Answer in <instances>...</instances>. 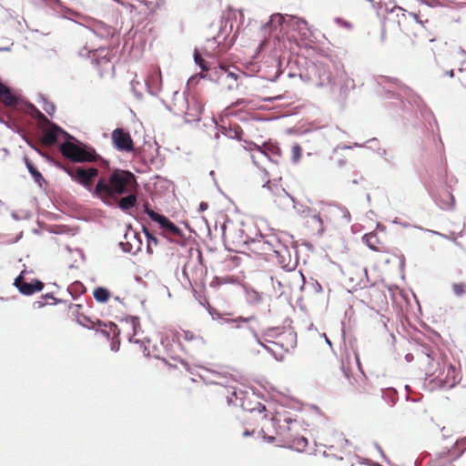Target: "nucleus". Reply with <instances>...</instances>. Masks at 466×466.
<instances>
[{
	"label": "nucleus",
	"instance_id": "nucleus-10",
	"mask_svg": "<svg viewBox=\"0 0 466 466\" xmlns=\"http://www.w3.org/2000/svg\"><path fill=\"white\" fill-rule=\"evenodd\" d=\"M111 141L114 147L120 152H133L135 150L134 141L128 131L117 127L111 133Z\"/></svg>",
	"mask_w": 466,
	"mask_h": 466
},
{
	"label": "nucleus",
	"instance_id": "nucleus-18",
	"mask_svg": "<svg viewBox=\"0 0 466 466\" xmlns=\"http://www.w3.org/2000/svg\"><path fill=\"white\" fill-rule=\"evenodd\" d=\"M127 195L124 198H121L116 200L118 207L124 210L127 211L132 208H134L137 204V196L136 191H130L129 193H126Z\"/></svg>",
	"mask_w": 466,
	"mask_h": 466
},
{
	"label": "nucleus",
	"instance_id": "nucleus-34",
	"mask_svg": "<svg viewBox=\"0 0 466 466\" xmlns=\"http://www.w3.org/2000/svg\"><path fill=\"white\" fill-rule=\"evenodd\" d=\"M101 63L107 64V65L111 66L110 59L107 57V54L101 56Z\"/></svg>",
	"mask_w": 466,
	"mask_h": 466
},
{
	"label": "nucleus",
	"instance_id": "nucleus-35",
	"mask_svg": "<svg viewBox=\"0 0 466 466\" xmlns=\"http://www.w3.org/2000/svg\"><path fill=\"white\" fill-rule=\"evenodd\" d=\"M241 133H242V130L240 129V127L238 126H237L235 127V136L234 137H238Z\"/></svg>",
	"mask_w": 466,
	"mask_h": 466
},
{
	"label": "nucleus",
	"instance_id": "nucleus-11",
	"mask_svg": "<svg viewBox=\"0 0 466 466\" xmlns=\"http://www.w3.org/2000/svg\"><path fill=\"white\" fill-rule=\"evenodd\" d=\"M76 322L81 325L84 328L89 329H96L98 331H101L104 333L107 338L110 335V332L106 329H102L104 327L105 329L109 328L110 331L115 329L116 328V324L110 322L109 324L103 323L98 319H91L90 317H87L84 314H78L76 316Z\"/></svg>",
	"mask_w": 466,
	"mask_h": 466
},
{
	"label": "nucleus",
	"instance_id": "nucleus-30",
	"mask_svg": "<svg viewBox=\"0 0 466 466\" xmlns=\"http://www.w3.org/2000/svg\"><path fill=\"white\" fill-rule=\"evenodd\" d=\"M284 21V17L279 15V14H277V15H274L271 16V22L273 23H278L279 25H281Z\"/></svg>",
	"mask_w": 466,
	"mask_h": 466
},
{
	"label": "nucleus",
	"instance_id": "nucleus-29",
	"mask_svg": "<svg viewBox=\"0 0 466 466\" xmlns=\"http://www.w3.org/2000/svg\"><path fill=\"white\" fill-rule=\"evenodd\" d=\"M262 147L266 150V152L269 151L273 154H279V148L271 144H264Z\"/></svg>",
	"mask_w": 466,
	"mask_h": 466
},
{
	"label": "nucleus",
	"instance_id": "nucleus-45",
	"mask_svg": "<svg viewBox=\"0 0 466 466\" xmlns=\"http://www.w3.org/2000/svg\"><path fill=\"white\" fill-rule=\"evenodd\" d=\"M209 175H210L211 177H215V173H214V171H210Z\"/></svg>",
	"mask_w": 466,
	"mask_h": 466
},
{
	"label": "nucleus",
	"instance_id": "nucleus-41",
	"mask_svg": "<svg viewBox=\"0 0 466 466\" xmlns=\"http://www.w3.org/2000/svg\"><path fill=\"white\" fill-rule=\"evenodd\" d=\"M102 166L103 167H108V162L106 160H102Z\"/></svg>",
	"mask_w": 466,
	"mask_h": 466
},
{
	"label": "nucleus",
	"instance_id": "nucleus-37",
	"mask_svg": "<svg viewBox=\"0 0 466 466\" xmlns=\"http://www.w3.org/2000/svg\"><path fill=\"white\" fill-rule=\"evenodd\" d=\"M445 194L447 195V197H449L452 201L454 200L453 199V196L449 192V191H445Z\"/></svg>",
	"mask_w": 466,
	"mask_h": 466
},
{
	"label": "nucleus",
	"instance_id": "nucleus-44",
	"mask_svg": "<svg viewBox=\"0 0 466 466\" xmlns=\"http://www.w3.org/2000/svg\"><path fill=\"white\" fill-rule=\"evenodd\" d=\"M274 439H275L274 437L270 436V437H268V441H272Z\"/></svg>",
	"mask_w": 466,
	"mask_h": 466
},
{
	"label": "nucleus",
	"instance_id": "nucleus-9",
	"mask_svg": "<svg viewBox=\"0 0 466 466\" xmlns=\"http://www.w3.org/2000/svg\"><path fill=\"white\" fill-rule=\"evenodd\" d=\"M227 215L219 213L214 220H207L206 226L208 228V234L211 240H220L227 244L229 240V236L227 233Z\"/></svg>",
	"mask_w": 466,
	"mask_h": 466
},
{
	"label": "nucleus",
	"instance_id": "nucleus-15",
	"mask_svg": "<svg viewBox=\"0 0 466 466\" xmlns=\"http://www.w3.org/2000/svg\"><path fill=\"white\" fill-rule=\"evenodd\" d=\"M461 379V371L454 365L450 364L447 367V374L443 382L447 387H454Z\"/></svg>",
	"mask_w": 466,
	"mask_h": 466
},
{
	"label": "nucleus",
	"instance_id": "nucleus-5",
	"mask_svg": "<svg viewBox=\"0 0 466 466\" xmlns=\"http://www.w3.org/2000/svg\"><path fill=\"white\" fill-rule=\"evenodd\" d=\"M243 415L242 420L251 427L243 431L244 436L251 435L257 426L259 425L268 416L266 406L260 402H257L254 407H248L245 402L242 403Z\"/></svg>",
	"mask_w": 466,
	"mask_h": 466
},
{
	"label": "nucleus",
	"instance_id": "nucleus-14",
	"mask_svg": "<svg viewBox=\"0 0 466 466\" xmlns=\"http://www.w3.org/2000/svg\"><path fill=\"white\" fill-rule=\"evenodd\" d=\"M364 242L368 245V247L374 251L387 252L388 249L385 247L384 243L380 239L378 234L375 232H370L366 234L363 237Z\"/></svg>",
	"mask_w": 466,
	"mask_h": 466
},
{
	"label": "nucleus",
	"instance_id": "nucleus-43",
	"mask_svg": "<svg viewBox=\"0 0 466 466\" xmlns=\"http://www.w3.org/2000/svg\"><path fill=\"white\" fill-rule=\"evenodd\" d=\"M356 360H357V363H358V365L360 366V360H359L358 355H356Z\"/></svg>",
	"mask_w": 466,
	"mask_h": 466
},
{
	"label": "nucleus",
	"instance_id": "nucleus-42",
	"mask_svg": "<svg viewBox=\"0 0 466 466\" xmlns=\"http://www.w3.org/2000/svg\"><path fill=\"white\" fill-rule=\"evenodd\" d=\"M205 381H206V384H208V383H212V382H213L212 380H208V378H207V377H206V379H205Z\"/></svg>",
	"mask_w": 466,
	"mask_h": 466
},
{
	"label": "nucleus",
	"instance_id": "nucleus-20",
	"mask_svg": "<svg viewBox=\"0 0 466 466\" xmlns=\"http://www.w3.org/2000/svg\"><path fill=\"white\" fill-rule=\"evenodd\" d=\"M161 82L162 76L160 68L158 66L151 68L147 80V85L157 88L161 85Z\"/></svg>",
	"mask_w": 466,
	"mask_h": 466
},
{
	"label": "nucleus",
	"instance_id": "nucleus-28",
	"mask_svg": "<svg viewBox=\"0 0 466 466\" xmlns=\"http://www.w3.org/2000/svg\"><path fill=\"white\" fill-rule=\"evenodd\" d=\"M194 58L196 63L201 67L202 70H204V59L198 50H195Z\"/></svg>",
	"mask_w": 466,
	"mask_h": 466
},
{
	"label": "nucleus",
	"instance_id": "nucleus-1",
	"mask_svg": "<svg viewBox=\"0 0 466 466\" xmlns=\"http://www.w3.org/2000/svg\"><path fill=\"white\" fill-rule=\"evenodd\" d=\"M137 179L130 171L116 168L108 175H102L94 187L93 195L105 204L112 205L118 198L130 191H137Z\"/></svg>",
	"mask_w": 466,
	"mask_h": 466
},
{
	"label": "nucleus",
	"instance_id": "nucleus-24",
	"mask_svg": "<svg viewBox=\"0 0 466 466\" xmlns=\"http://www.w3.org/2000/svg\"><path fill=\"white\" fill-rule=\"evenodd\" d=\"M302 157V148L299 144H295L291 147V158L294 163H298Z\"/></svg>",
	"mask_w": 466,
	"mask_h": 466
},
{
	"label": "nucleus",
	"instance_id": "nucleus-2",
	"mask_svg": "<svg viewBox=\"0 0 466 466\" xmlns=\"http://www.w3.org/2000/svg\"><path fill=\"white\" fill-rule=\"evenodd\" d=\"M277 433L283 437L286 444L298 451H304L308 447V440L299 434L302 430L301 422L291 411L285 409L277 410L271 418Z\"/></svg>",
	"mask_w": 466,
	"mask_h": 466
},
{
	"label": "nucleus",
	"instance_id": "nucleus-4",
	"mask_svg": "<svg viewBox=\"0 0 466 466\" xmlns=\"http://www.w3.org/2000/svg\"><path fill=\"white\" fill-rule=\"evenodd\" d=\"M60 152L65 157L76 163H91L100 158L94 149L86 150L69 141H66L60 146Z\"/></svg>",
	"mask_w": 466,
	"mask_h": 466
},
{
	"label": "nucleus",
	"instance_id": "nucleus-31",
	"mask_svg": "<svg viewBox=\"0 0 466 466\" xmlns=\"http://www.w3.org/2000/svg\"><path fill=\"white\" fill-rule=\"evenodd\" d=\"M298 26L302 30H306L307 32L310 33L309 32V29L308 28V23L304 20H300L298 22Z\"/></svg>",
	"mask_w": 466,
	"mask_h": 466
},
{
	"label": "nucleus",
	"instance_id": "nucleus-27",
	"mask_svg": "<svg viewBox=\"0 0 466 466\" xmlns=\"http://www.w3.org/2000/svg\"><path fill=\"white\" fill-rule=\"evenodd\" d=\"M334 21H335V23H336L338 25H339V26H341V27H343V28H345V29H347V30H352V29H353V24H352L351 22H350V21H348V20L344 19V18H341V17H336V18L334 19Z\"/></svg>",
	"mask_w": 466,
	"mask_h": 466
},
{
	"label": "nucleus",
	"instance_id": "nucleus-7",
	"mask_svg": "<svg viewBox=\"0 0 466 466\" xmlns=\"http://www.w3.org/2000/svg\"><path fill=\"white\" fill-rule=\"evenodd\" d=\"M400 11V14L396 15V22L400 31L408 37H417L423 31L422 21L414 13L407 14L402 9Z\"/></svg>",
	"mask_w": 466,
	"mask_h": 466
},
{
	"label": "nucleus",
	"instance_id": "nucleus-16",
	"mask_svg": "<svg viewBox=\"0 0 466 466\" xmlns=\"http://www.w3.org/2000/svg\"><path fill=\"white\" fill-rule=\"evenodd\" d=\"M249 151L251 152L253 163L258 167L261 166L265 160L268 159V153L262 147L253 144L249 147Z\"/></svg>",
	"mask_w": 466,
	"mask_h": 466
},
{
	"label": "nucleus",
	"instance_id": "nucleus-33",
	"mask_svg": "<svg viewBox=\"0 0 466 466\" xmlns=\"http://www.w3.org/2000/svg\"><path fill=\"white\" fill-rule=\"evenodd\" d=\"M46 5H60V0H43Z\"/></svg>",
	"mask_w": 466,
	"mask_h": 466
},
{
	"label": "nucleus",
	"instance_id": "nucleus-12",
	"mask_svg": "<svg viewBox=\"0 0 466 466\" xmlns=\"http://www.w3.org/2000/svg\"><path fill=\"white\" fill-rule=\"evenodd\" d=\"M145 212L148 215V217L153 220L160 224L161 228L166 229L167 232L173 234V235H179L180 230L179 228L172 223L168 218H167L165 216L160 215L154 210L147 208V206L145 207Z\"/></svg>",
	"mask_w": 466,
	"mask_h": 466
},
{
	"label": "nucleus",
	"instance_id": "nucleus-36",
	"mask_svg": "<svg viewBox=\"0 0 466 466\" xmlns=\"http://www.w3.org/2000/svg\"><path fill=\"white\" fill-rule=\"evenodd\" d=\"M446 74L450 76V77H452L454 76V71L451 69L450 71H447Z\"/></svg>",
	"mask_w": 466,
	"mask_h": 466
},
{
	"label": "nucleus",
	"instance_id": "nucleus-13",
	"mask_svg": "<svg viewBox=\"0 0 466 466\" xmlns=\"http://www.w3.org/2000/svg\"><path fill=\"white\" fill-rule=\"evenodd\" d=\"M14 285L22 294L26 296L41 291L45 286L40 280H35L32 283H27L21 275L15 279Z\"/></svg>",
	"mask_w": 466,
	"mask_h": 466
},
{
	"label": "nucleus",
	"instance_id": "nucleus-40",
	"mask_svg": "<svg viewBox=\"0 0 466 466\" xmlns=\"http://www.w3.org/2000/svg\"><path fill=\"white\" fill-rule=\"evenodd\" d=\"M199 208H200L201 210H204V208H206V206H204V202H201V203L199 204Z\"/></svg>",
	"mask_w": 466,
	"mask_h": 466
},
{
	"label": "nucleus",
	"instance_id": "nucleus-46",
	"mask_svg": "<svg viewBox=\"0 0 466 466\" xmlns=\"http://www.w3.org/2000/svg\"><path fill=\"white\" fill-rule=\"evenodd\" d=\"M193 79H194V78L189 79V81H188V85H190V84L193 82Z\"/></svg>",
	"mask_w": 466,
	"mask_h": 466
},
{
	"label": "nucleus",
	"instance_id": "nucleus-38",
	"mask_svg": "<svg viewBox=\"0 0 466 466\" xmlns=\"http://www.w3.org/2000/svg\"><path fill=\"white\" fill-rule=\"evenodd\" d=\"M326 80H327L328 83L330 82L331 79H330V74L329 73L327 74Z\"/></svg>",
	"mask_w": 466,
	"mask_h": 466
},
{
	"label": "nucleus",
	"instance_id": "nucleus-17",
	"mask_svg": "<svg viewBox=\"0 0 466 466\" xmlns=\"http://www.w3.org/2000/svg\"><path fill=\"white\" fill-rule=\"evenodd\" d=\"M0 102L7 106H15L17 104V97L13 95L10 89L0 82Z\"/></svg>",
	"mask_w": 466,
	"mask_h": 466
},
{
	"label": "nucleus",
	"instance_id": "nucleus-22",
	"mask_svg": "<svg viewBox=\"0 0 466 466\" xmlns=\"http://www.w3.org/2000/svg\"><path fill=\"white\" fill-rule=\"evenodd\" d=\"M60 299H56L52 293H46V295L41 297V299L35 302L37 308H43L46 304H57L60 302Z\"/></svg>",
	"mask_w": 466,
	"mask_h": 466
},
{
	"label": "nucleus",
	"instance_id": "nucleus-25",
	"mask_svg": "<svg viewBox=\"0 0 466 466\" xmlns=\"http://www.w3.org/2000/svg\"><path fill=\"white\" fill-rule=\"evenodd\" d=\"M451 288L456 296H462L466 293V284L463 282L454 283Z\"/></svg>",
	"mask_w": 466,
	"mask_h": 466
},
{
	"label": "nucleus",
	"instance_id": "nucleus-32",
	"mask_svg": "<svg viewBox=\"0 0 466 466\" xmlns=\"http://www.w3.org/2000/svg\"><path fill=\"white\" fill-rule=\"evenodd\" d=\"M248 102L245 99H239L236 101L234 104L231 105V106H240L247 105Z\"/></svg>",
	"mask_w": 466,
	"mask_h": 466
},
{
	"label": "nucleus",
	"instance_id": "nucleus-39",
	"mask_svg": "<svg viewBox=\"0 0 466 466\" xmlns=\"http://www.w3.org/2000/svg\"><path fill=\"white\" fill-rule=\"evenodd\" d=\"M199 208H200L201 210H204V208H206V206H204V202H201V203L199 204Z\"/></svg>",
	"mask_w": 466,
	"mask_h": 466
},
{
	"label": "nucleus",
	"instance_id": "nucleus-19",
	"mask_svg": "<svg viewBox=\"0 0 466 466\" xmlns=\"http://www.w3.org/2000/svg\"><path fill=\"white\" fill-rule=\"evenodd\" d=\"M25 164L29 173L33 177L35 182L37 183L40 187H42L43 183H46V180L42 174L36 169V167L34 166V164L28 157H25Z\"/></svg>",
	"mask_w": 466,
	"mask_h": 466
},
{
	"label": "nucleus",
	"instance_id": "nucleus-23",
	"mask_svg": "<svg viewBox=\"0 0 466 466\" xmlns=\"http://www.w3.org/2000/svg\"><path fill=\"white\" fill-rule=\"evenodd\" d=\"M453 453L455 457H460L463 452L466 451V437L457 440L453 446Z\"/></svg>",
	"mask_w": 466,
	"mask_h": 466
},
{
	"label": "nucleus",
	"instance_id": "nucleus-26",
	"mask_svg": "<svg viewBox=\"0 0 466 466\" xmlns=\"http://www.w3.org/2000/svg\"><path fill=\"white\" fill-rule=\"evenodd\" d=\"M145 233L147 238V251L152 253V245H157L158 240L156 237H154L148 230L145 229Z\"/></svg>",
	"mask_w": 466,
	"mask_h": 466
},
{
	"label": "nucleus",
	"instance_id": "nucleus-6",
	"mask_svg": "<svg viewBox=\"0 0 466 466\" xmlns=\"http://www.w3.org/2000/svg\"><path fill=\"white\" fill-rule=\"evenodd\" d=\"M63 170L79 185L83 186L88 190H94L93 183L95 178L98 176V169L96 167H61Z\"/></svg>",
	"mask_w": 466,
	"mask_h": 466
},
{
	"label": "nucleus",
	"instance_id": "nucleus-47",
	"mask_svg": "<svg viewBox=\"0 0 466 466\" xmlns=\"http://www.w3.org/2000/svg\"><path fill=\"white\" fill-rule=\"evenodd\" d=\"M266 187H269V182H267Z\"/></svg>",
	"mask_w": 466,
	"mask_h": 466
},
{
	"label": "nucleus",
	"instance_id": "nucleus-3",
	"mask_svg": "<svg viewBox=\"0 0 466 466\" xmlns=\"http://www.w3.org/2000/svg\"><path fill=\"white\" fill-rule=\"evenodd\" d=\"M238 71L236 66L225 63H219L218 66L214 68L206 66V76L226 86L228 89L238 86Z\"/></svg>",
	"mask_w": 466,
	"mask_h": 466
},
{
	"label": "nucleus",
	"instance_id": "nucleus-21",
	"mask_svg": "<svg viewBox=\"0 0 466 466\" xmlns=\"http://www.w3.org/2000/svg\"><path fill=\"white\" fill-rule=\"evenodd\" d=\"M94 298L97 302H107L110 298V292L106 288L98 287L93 292Z\"/></svg>",
	"mask_w": 466,
	"mask_h": 466
},
{
	"label": "nucleus",
	"instance_id": "nucleus-8",
	"mask_svg": "<svg viewBox=\"0 0 466 466\" xmlns=\"http://www.w3.org/2000/svg\"><path fill=\"white\" fill-rule=\"evenodd\" d=\"M35 117L42 128V143L46 146L55 145L57 141L58 135L62 132V129L56 125L51 123L48 118L38 110L35 112Z\"/></svg>",
	"mask_w": 466,
	"mask_h": 466
}]
</instances>
